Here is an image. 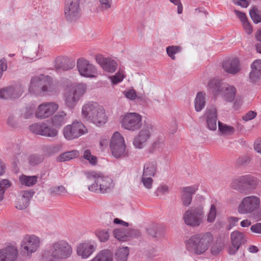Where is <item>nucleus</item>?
Instances as JSON below:
<instances>
[{
    "instance_id": "f257e3e1",
    "label": "nucleus",
    "mask_w": 261,
    "mask_h": 261,
    "mask_svg": "<svg viewBox=\"0 0 261 261\" xmlns=\"http://www.w3.org/2000/svg\"><path fill=\"white\" fill-rule=\"evenodd\" d=\"M213 240V235L211 232L196 233L185 241L186 249L191 253L200 255L208 249Z\"/></svg>"
},
{
    "instance_id": "f03ea898",
    "label": "nucleus",
    "mask_w": 261,
    "mask_h": 261,
    "mask_svg": "<svg viewBox=\"0 0 261 261\" xmlns=\"http://www.w3.org/2000/svg\"><path fill=\"white\" fill-rule=\"evenodd\" d=\"M88 184L92 183L88 187L91 192L105 193L111 191L114 187L113 180L107 176L95 171H88L85 173Z\"/></svg>"
},
{
    "instance_id": "7ed1b4c3",
    "label": "nucleus",
    "mask_w": 261,
    "mask_h": 261,
    "mask_svg": "<svg viewBox=\"0 0 261 261\" xmlns=\"http://www.w3.org/2000/svg\"><path fill=\"white\" fill-rule=\"evenodd\" d=\"M83 118L97 126H101L108 121V117L102 106L94 102L85 103L82 109Z\"/></svg>"
},
{
    "instance_id": "20e7f679",
    "label": "nucleus",
    "mask_w": 261,
    "mask_h": 261,
    "mask_svg": "<svg viewBox=\"0 0 261 261\" xmlns=\"http://www.w3.org/2000/svg\"><path fill=\"white\" fill-rule=\"evenodd\" d=\"M72 254V248L65 240H59L51 244L46 251L48 261H62L69 258Z\"/></svg>"
},
{
    "instance_id": "39448f33",
    "label": "nucleus",
    "mask_w": 261,
    "mask_h": 261,
    "mask_svg": "<svg viewBox=\"0 0 261 261\" xmlns=\"http://www.w3.org/2000/svg\"><path fill=\"white\" fill-rule=\"evenodd\" d=\"M207 86L209 90L214 95H221L226 101H232L235 98L236 90L232 86L213 79L209 82Z\"/></svg>"
},
{
    "instance_id": "423d86ee",
    "label": "nucleus",
    "mask_w": 261,
    "mask_h": 261,
    "mask_svg": "<svg viewBox=\"0 0 261 261\" xmlns=\"http://www.w3.org/2000/svg\"><path fill=\"white\" fill-rule=\"evenodd\" d=\"M87 89V85L84 83H78L66 89L64 95L65 106L69 109L74 108L84 95Z\"/></svg>"
},
{
    "instance_id": "0eeeda50",
    "label": "nucleus",
    "mask_w": 261,
    "mask_h": 261,
    "mask_svg": "<svg viewBox=\"0 0 261 261\" xmlns=\"http://www.w3.org/2000/svg\"><path fill=\"white\" fill-rule=\"evenodd\" d=\"M40 90L43 93H50L57 91V87L50 76L40 75L32 79L30 91L35 92Z\"/></svg>"
},
{
    "instance_id": "6e6552de",
    "label": "nucleus",
    "mask_w": 261,
    "mask_h": 261,
    "mask_svg": "<svg viewBox=\"0 0 261 261\" xmlns=\"http://www.w3.org/2000/svg\"><path fill=\"white\" fill-rule=\"evenodd\" d=\"M204 214L203 206L199 205L187 210L183 214L182 219L188 226L196 227L204 222Z\"/></svg>"
},
{
    "instance_id": "1a4fd4ad",
    "label": "nucleus",
    "mask_w": 261,
    "mask_h": 261,
    "mask_svg": "<svg viewBox=\"0 0 261 261\" xmlns=\"http://www.w3.org/2000/svg\"><path fill=\"white\" fill-rule=\"evenodd\" d=\"M121 124L126 130L137 131L142 125V117L138 113H127L122 117Z\"/></svg>"
},
{
    "instance_id": "9d476101",
    "label": "nucleus",
    "mask_w": 261,
    "mask_h": 261,
    "mask_svg": "<svg viewBox=\"0 0 261 261\" xmlns=\"http://www.w3.org/2000/svg\"><path fill=\"white\" fill-rule=\"evenodd\" d=\"M87 133L85 126L81 122L77 121L66 125L63 129L64 137L67 140L77 139Z\"/></svg>"
},
{
    "instance_id": "9b49d317",
    "label": "nucleus",
    "mask_w": 261,
    "mask_h": 261,
    "mask_svg": "<svg viewBox=\"0 0 261 261\" xmlns=\"http://www.w3.org/2000/svg\"><path fill=\"white\" fill-rule=\"evenodd\" d=\"M110 147L112 155L116 158L124 156L126 154V146L124 139L118 132L114 133L110 142Z\"/></svg>"
},
{
    "instance_id": "f8f14e48",
    "label": "nucleus",
    "mask_w": 261,
    "mask_h": 261,
    "mask_svg": "<svg viewBox=\"0 0 261 261\" xmlns=\"http://www.w3.org/2000/svg\"><path fill=\"white\" fill-rule=\"evenodd\" d=\"M260 200L255 196H248L243 198L238 206V212L247 214L256 211L260 206Z\"/></svg>"
},
{
    "instance_id": "ddd939ff",
    "label": "nucleus",
    "mask_w": 261,
    "mask_h": 261,
    "mask_svg": "<svg viewBox=\"0 0 261 261\" xmlns=\"http://www.w3.org/2000/svg\"><path fill=\"white\" fill-rule=\"evenodd\" d=\"M40 240L35 235H26L21 244V249L25 255L30 257L32 253L35 252L39 248Z\"/></svg>"
},
{
    "instance_id": "4468645a",
    "label": "nucleus",
    "mask_w": 261,
    "mask_h": 261,
    "mask_svg": "<svg viewBox=\"0 0 261 261\" xmlns=\"http://www.w3.org/2000/svg\"><path fill=\"white\" fill-rule=\"evenodd\" d=\"M80 0H66L64 14L67 20L70 21L76 20L80 16Z\"/></svg>"
},
{
    "instance_id": "2eb2a0df",
    "label": "nucleus",
    "mask_w": 261,
    "mask_h": 261,
    "mask_svg": "<svg viewBox=\"0 0 261 261\" xmlns=\"http://www.w3.org/2000/svg\"><path fill=\"white\" fill-rule=\"evenodd\" d=\"M152 131V126L150 124L144 125L138 134L134 138L133 144L138 149L143 148L146 145L147 141L150 139Z\"/></svg>"
},
{
    "instance_id": "dca6fc26",
    "label": "nucleus",
    "mask_w": 261,
    "mask_h": 261,
    "mask_svg": "<svg viewBox=\"0 0 261 261\" xmlns=\"http://www.w3.org/2000/svg\"><path fill=\"white\" fill-rule=\"evenodd\" d=\"M77 68L80 74L86 77H95L97 74L95 67L89 61L83 58L77 60Z\"/></svg>"
},
{
    "instance_id": "f3484780",
    "label": "nucleus",
    "mask_w": 261,
    "mask_h": 261,
    "mask_svg": "<svg viewBox=\"0 0 261 261\" xmlns=\"http://www.w3.org/2000/svg\"><path fill=\"white\" fill-rule=\"evenodd\" d=\"M58 108L59 106L56 102H44L38 106L35 116L40 119L46 118L51 116Z\"/></svg>"
},
{
    "instance_id": "a211bd4d",
    "label": "nucleus",
    "mask_w": 261,
    "mask_h": 261,
    "mask_svg": "<svg viewBox=\"0 0 261 261\" xmlns=\"http://www.w3.org/2000/svg\"><path fill=\"white\" fill-rule=\"evenodd\" d=\"M34 194V192L31 190L20 192L16 203V208L21 210L26 208Z\"/></svg>"
},
{
    "instance_id": "6ab92c4d",
    "label": "nucleus",
    "mask_w": 261,
    "mask_h": 261,
    "mask_svg": "<svg viewBox=\"0 0 261 261\" xmlns=\"http://www.w3.org/2000/svg\"><path fill=\"white\" fill-rule=\"evenodd\" d=\"M96 247L95 243L90 242L80 244L76 248V253L82 258H87L95 251Z\"/></svg>"
},
{
    "instance_id": "aec40b11",
    "label": "nucleus",
    "mask_w": 261,
    "mask_h": 261,
    "mask_svg": "<svg viewBox=\"0 0 261 261\" xmlns=\"http://www.w3.org/2000/svg\"><path fill=\"white\" fill-rule=\"evenodd\" d=\"M207 127L211 130L217 129V113L215 107H211L206 109L205 112Z\"/></svg>"
},
{
    "instance_id": "412c9836",
    "label": "nucleus",
    "mask_w": 261,
    "mask_h": 261,
    "mask_svg": "<svg viewBox=\"0 0 261 261\" xmlns=\"http://www.w3.org/2000/svg\"><path fill=\"white\" fill-rule=\"evenodd\" d=\"M222 67L225 72L231 74H237L241 69L240 61L237 58L230 59L224 61Z\"/></svg>"
},
{
    "instance_id": "4be33fe9",
    "label": "nucleus",
    "mask_w": 261,
    "mask_h": 261,
    "mask_svg": "<svg viewBox=\"0 0 261 261\" xmlns=\"http://www.w3.org/2000/svg\"><path fill=\"white\" fill-rule=\"evenodd\" d=\"M18 255V250L15 247H8L0 250V261H15Z\"/></svg>"
},
{
    "instance_id": "5701e85b",
    "label": "nucleus",
    "mask_w": 261,
    "mask_h": 261,
    "mask_svg": "<svg viewBox=\"0 0 261 261\" xmlns=\"http://www.w3.org/2000/svg\"><path fill=\"white\" fill-rule=\"evenodd\" d=\"M251 71L249 74L250 79L252 82H257L261 76V60L254 61L251 65Z\"/></svg>"
},
{
    "instance_id": "b1692460",
    "label": "nucleus",
    "mask_w": 261,
    "mask_h": 261,
    "mask_svg": "<svg viewBox=\"0 0 261 261\" xmlns=\"http://www.w3.org/2000/svg\"><path fill=\"white\" fill-rule=\"evenodd\" d=\"M23 92V87L20 84L6 88V99L17 98L20 96Z\"/></svg>"
},
{
    "instance_id": "393cba45",
    "label": "nucleus",
    "mask_w": 261,
    "mask_h": 261,
    "mask_svg": "<svg viewBox=\"0 0 261 261\" xmlns=\"http://www.w3.org/2000/svg\"><path fill=\"white\" fill-rule=\"evenodd\" d=\"M158 169L157 162L154 160H150L144 165L143 174L144 176H154Z\"/></svg>"
},
{
    "instance_id": "a878e982",
    "label": "nucleus",
    "mask_w": 261,
    "mask_h": 261,
    "mask_svg": "<svg viewBox=\"0 0 261 261\" xmlns=\"http://www.w3.org/2000/svg\"><path fill=\"white\" fill-rule=\"evenodd\" d=\"M195 191L196 189L192 187H186L183 189L181 200L184 205L187 206L191 204L192 195L195 193Z\"/></svg>"
},
{
    "instance_id": "bb28decb",
    "label": "nucleus",
    "mask_w": 261,
    "mask_h": 261,
    "mask_svg": "<svg viewBox=\"0 0 261 261\" xmlns=\"http://www.w3.org/2000/svg\"><path fill=\"white\" fill-rule=\"evenodd\" d=\"M99 63L103 69L108 72H114L117 67V64L114 60L109 59L102 58Z\"/></svg>"
},
{
    "instance_id": "cd10ccee",
    "label": "nucleus",
    "mask_w": 261,
    "mask_h": 261,
    "mask_svg": "<svg viewBox=\"0 0 261 261\" xmlns=\"http://www.w3.org/2000/svg\"><path fill=\"white\" fill-rule=\"evenodd\" d=\"M165 147V138L160 136L154 140L150 149V152H161Z\"/></svg>"
},
{
    "instance_id": "c85d7f7f",
    "label": "nucleus",
    "mask_w": 261,
    "mask_h": 261,
    "mask_svg": "<svg viewBox=\"0 0 261 261\" xmlns=\"http://www.w3.org/2000/svg\"><path fill=\"white\" fill-rule=\"evenodd\" d=\"M218 130L221 136H230L232 135L235 129L233 127L222 123L220 121L218 122Z\"/></svg>"
},
{
    "instance_id": "c756f323",
    "label": "nucleus",
    "mask_w": 261,
    "mask_h": 261,
    "mask_svg": "<svg viewBox=\"0 0 261 261\" xmlns=\"http://www.w3.org/2000/svg\"><path fill=\"white\" fill-rule=\"evenodd\" d=\"M37 179L38 178L36 176H27L21 174L19 177V181L21 185L32 187L37 183Z\"/></svg>"
},
{
    "instance_id": "7c9ffc66",
    "label": "nucleus",
    "mask_w": 261,
    "mask_h": 261,
    "mask_svg": "<svg viewBox=\"0 0 261 261\" xmlns=\"http://www.w3.org/2000/svg\"><path fill=\"white\" fill-rule=\"evenodd\" d=\"M231 244H236L241 246L246 241L243 233L239 231H234L230 234Z\"/></svg>"
},
{
    "instance_id": "2f4dec72",
    "label": "nucleus",
    "mask_w": 261,
    "mask_h": 261,
    "mask_svg": "<svg viewBox=\"0 0 261 261\" xmlns=\"http://www.w3.org/2000/svg\"><path fill=\"white\" fill-rule=\"evenodd\" d=\"M66 114L63 112H59L56 114L53 118V123L58 128H59L66 122Z\"/></svg>"
},
{
    "instance_id": "473e14b6",
    "label": "nucleus",
    "mask_w": 261,
    "mask_h": 261,
    "mask_svg": "<svg viewBox=\"0 0 261 261\" xmlns=\"http://www.w3.org/2000/svg\"><path fill=\"white\" fill-rule=\"evenodd\" d=\"M124 96L129 100H134L137 99L139 101L143 102L145 101V96L143 94H137L134 89L126 90L123 92Z\"/></svg>"
},
{
    "instance_id": "72a5a7b5",
    "label": "nucleus",
    "mask_w": 261,
    "mask_h": 261,
    "mask_svg": "<svg viewBox=\"0 0 261 261\" xmlns=\"http://www.w3.org/2000/svg\"><path fill=\"white\" fill-rule=\"evenodd\" d=\"M79 152L76 150L65 152L60 155L57 159L59 162H65L76 158L79 155Z\"/></svg>"
},
{
    "instance_id": "f704fd0d",
    "label": "nucleus",
    "mask_w": 261,
    "mask_h": 261,
    "mask_svg": "<svg viewBox=\"0 0 261 261\" xmlns=\"http://www.w3.org/2000/svg\"><path fill=\"white\" fill-rule=\"evenodd\" d=\"M129 252V249L127 247L118 248L115 253L116 259L117 261H127Z\"/></svg>"
},
{
    "instance_id": "c9c22d12",
    "label": "nucleus",
    "mask_w": 261,
    "mask_h": 261,
    "mask_svg": "<svg viewBox=\"0 0 261 261\" xmlns=\"http://www.w3.org/2000/svg\"><path fill=\"white\" fill-rule=\"evenodd\" d=\"M43 128L44 129L42 132V136L54 138L57 136L58 134L59 128H58V127L55 125H54V124L51 126H49L44 123Z\"/></svg>"
},
{
    "instance_id": "e433bc0d",
    "label": "nucleus",
    "mask_w": 261,
    "mask_h": 261,
    "mask_svg": "<svg viewBox=\"0 0 261 261\" xmlns=\"http://www.w3.org/2000/svg\"><path fill=\"white\" fill-rule=\"evenodd\" d=\"M114 237L118 241L126 242L128 241L127 231L122 228H116L113 231Z\"/></svg>"
},
{
    "instance_id": "4c0bfd02",
    "label": "nucleus",
    "mask_w": 261,
    "mask_h": 261,
    "mask_svg": "<svg viewBox=\"0 0 261 261\" xmlns=\"http://www.w3.org/2000/svg\"><path fill=\"white\" fill-rule=\"evenodd\" d=\"M205 104V97L204 94L199 92L197 94L195 99V109L197 112L201 111L204 107Z\"/></svg>"
},
{
    "instance_id": "58836bf2",
    "label": "nucleus",
    "mask_w": 261,
    "mask_h": 261,
    "mask_svg": "<svg viewBox=\"0 0 261 261\" xmlns=\"http://www.w3.org/2000/svg\"><path fill=\"white\" fill-rule=\"evenodd\" d=\"M240 179L243 188L249 187L251 188H254L256 185L254 178L251 175L242 176L240 177Z\"/></svg>"
},
{
    "instance_id": "ea45409f",
    "label": "nucleus",
    "mask_w": 261,
    "mask_h": 261,
    "mask_svg": "<svg viewBox=\"0 0 261 261\" xmlns=\"http://www.w3.org/2000/svg\"><path fill=\"white\" fill-rule=\"evenodd\" d=\"M217 216V206L216 204L211 205L210 210L207 214L206 221L208 223H213L215 222Z\"/></svg>"
},
{
    "instance_id": "a19ab883",
    "label": "nucleus",
    "mask_w": 261,
    "mask_h": 261,
    "mask_svg": "<svg viewBox=\"0 0 261 261\" xmlns=\"http://www.w3.org/2000/svg\"><path fill=\"white\" fill-rule=\"evenodd\" d=\"M83 156L84 159L88 161L89 163L91 165L95 166L97 163V157L92 154L90 149H86L84 150Z\"/></svg>"
},
{
    "instance_id": "79ce46f5",
    "label": "nucleus",
    "mask_w": 261,
    "mask_h": 261,
    "mask_svg": "<svg viewBox=\"0 0 261 261\" xmlns=\"http://www.w3.org/2000/svg\"><path fill=\"white\" fill-rule=\"evenodd\" d=\"M95 234L101 242H107L110 238V232L108 229H98L95 231Z\"/></svg>"
},
{
    "instance_id": "37998d69",
    "label": "nucleus",
    "mask_w": 261,
    "mask_h": 261,
    "mask_svg": "<svg viewBox=\"0 0 261 261\" xmlns=\"http://www.w3.org/2000/svg\"><path fill=\"white\" fill-rule=\"evenodd\" d=\"M181 48L178 46H169L166 48V51L168 56L173 60H175V55L181 51Z\"/></svg>"
},
{
    "instance_id": "c03bdc74",
    "label": "nucleus",
    "mask_w": 261,
    "mask_h": 261,
    "mask_svg": "<svg viewBox=\"0 0 261 261\" xmlns=\"http://www.w3.org/2000/svg\"><path fill=\"white\" fill-rule=\"evenodd\" d=\"M49 191L52 196L63 195L67 192L66 188L63 186L53 187L49 189Z\"/></svg>"
},
{
    "instance_id": "a18cd8bd",
    "label": "nucleus",
    "mask_w": 261,
    "mask_h": 261,
    "mask_svg": "<svg viewBox=\"0 0 261 261\" xmlns=\"http://www.w3.org/2000/svg\"><path fill=\"white\" fill-rule=\"evenodd\" d=\"M44 123H36L30 126V130L31 132L35 134L42 136V132L44 129Z\"/></svg>"
},
{
    "instance_id": "49530a36",
    "label": "nucleus",
    "mask_w": 261,
    "mask_h": 261,
    "mask_svg": "<svg viewBox=\"0 0 261 261\" xmlns=\"http://www.w3.org/2000/svg\"><path fill=\"white\" fill-rule=\"evenodd\" d=\"M11 186V181L7 179H3L0 181V201L3 199L5 190Z\"/></svg>"
},
{
    "instance_id": "de8ad7c7",
    "label": "nucleus",
    "mask_w": 261,
    "mask_h": 261,
    "mask_svg": "<svg viewBox=\"0 0 261 261\" xmlns=\"http://www.w3.org/2000/svg\"><path fill=\"white\" fill-rule=\"evenodd\" d=\"M124 78V74L123 71L119 70L114 75L109 77L113 85H116L122 82Z\"/></svg>"
},
{
    "instance_id": "09e8293b",
    "label": "nucleus",
    "mask_w": 261,
    "mask_h": 261,
    "mask_svg": "<svg viewBox=\"0 0 261 261\" xmlns=\"http://www.w3.org/2000/svg\"><path fill=\"white\" fill-rule=\"evenodd\" d=\"M29 163L34 166L40 164L44 160V156L40 154H33L29 156Z\"/></svg>"
},
{
    "instance_id": "8fccbe9b",
    "label": "nucleus",
    "mask_w": 261,
    "mask_h": 261,
    "mask_svg": "<svg viewBox=\"0 0 261 261\" xmlns=\"http://www.w3.org/2000/svg\"><path fill=\"white\" fill-rule=\"evenodd\" d=\"M249 14L251 19L254 23H257L261 21V16L256 8L253 7L250 11Z\"/></svg>"
},
{
    "instance_id": "3c124183",
    "label": "nucleus",
    "mask_w": 261,
    "mask_h": 261,
    "mask_svg": "<svg viewBox=\"0 0 261 261\" xmlns=\"http://www.w3.org/2000/svg\"><path fill=\"white\" fill-rule=\"evenodd\" d=\"M230 187L232 189H233L234 190H237L238 191H240L241 192H242L243 191H244V189H243V187L241 184V180L240 179V177H239L237 178L233 179L232 180V181L230 184Z\"/></svg>"
},
{
    "instance_id": "603ef678",
    "label": "nucleus",
    "mask_w": 261,
    "mask_h": 261,
    "mask_svg": "<svg viewBox=\"0 0 261 261\" xmlns=\"http://www.w3.org/2000/svg\"><path fill=\"white\" fill-rule=\"evenodd\" d=\"M74 64L70 63L68 65L62 64L60 60L57 59L55 61V67L57 69H62L63 70H67L69 69H72L74 67Z\"/></svg>"
},
{
    "instance_id": "864d4df0",
    "label": "nucleus",
    "mask_w": 261,
    "mask_h": 261,
    "mask_svg": "<svg viewBox=\"0 0 261 261\" xmlns=\"http://www.w3.org/2000/svg\"><path fill=\"white\" fill-rule=\"evenodd\" d=\"M169 192V188L167 185H161L157 188L155 194L157 196H161L168 194Z\"/></svg>"
},
{
    "instance_id": "5fc2aeb1",
    "label": "nucleus",
    "mask_w": 261,
    "mask_h": 261,
    "mask_svg": "<svg viewBox=\"0 0 261 261\" xmlns=\"http://www.w3.org/2000/svg\"><path fill=\"white\" fill-rule=\"evenodd\" d=\"M99 7L103 11L109 10L112 7V0H98Z\"/></svg>"
},
{
    "instance_id": "6e6d98bb",
    "label": "nucleus",
    "mask_w": 261,
    "mask_h": 261,
    "mask_svg": "<svg viewBox=\"0 0 261 261\" xmlns=\"http://www.w3.org/2000/svg\"><path fill=\"white\" fill-rule=\"evenodd\" d=\"M152 177V176H144L143 174H142L141 179L142 182L144 187L148 189H150L152 188L153 183Z\"/></svg>"
},
{
    "instance_id": "4d7b16f0",
    "label": "nucleus",
    "mask_w": 261,
    "mask_h": 261,
    "mask_svg": "<svg viewBox=\"0 0 261 261\" xmlns=\"http://www.w3.org/2000/svg\"><path fill=\"white\" fill-rule=\"evenodd\" d=\"M8 68L7 62L5 58L0 60V79L2 77L3 73Z\"/></svg>"
},
{
    "instance_id": "13d9d810",
    "label": "nucleus",
    "mask_w": 261,
    "mask_h": 261,
    "mask_svg": "<svg viewBox=\"0 0 261 261\" xmlns=\"http://www.w3.org/2000/svg\"><path fill=\"white\" fill-rule=\"evenodd\" d=\"M127 236H128V241L132 238H138L141 236V232L138 229H129L127 230Z\"/></svg>"
},
{
    "instance_id": "bf43d9fd",
    "label": "nucleus",
    "mask_w": 261,
    "mask_h": 261,
    "mask_svg": "<svg viewBox=\"0 0 261 261\" xmlns=\"http://www.w3.org/2000/svg\"><path fill=\"white\" fill-rule=\"evenodd\" d=\"M239 218L237 217H231L228 218L227 222L228 223V229H230L235 226L236 223L238 222Z\"/></svg>"
},
{
    "instance_id": "052dcab7",
    "label": "nucleus",
    "mask_w": 261,
    "mask_h": 261,
    "mask_svg": "<svg viewBox=\"0 0 261 261\" xmlns=\"http://www.w3.org/2000/svg\"><path fill=\"white\" fill-rule=\"evenodd\" d=\"M256 115V113L255 112L250 111L243 117V119L245 121L251 120L255 118Z\"/></svg>"
},
{
    "instance_id": "680f3d73",
    "label": "nucleus",
    "mask_w": 261,
    "mask_h": 261,
    "mask_svg": "<svg viewBox=\"0 0 261 261\" xmlns=\"http://www.w3.org/2000/svg\"><path fill=\"white\" fill-rule=\"evenodd\" d=\"M250 158L247 156H242L239 157L237 160V162L239 165H244L247 164L250 162Z\"/></svg>"
},
{
    "instance_id": "e2e57ef3",
    "label": "nucleus",
    "mask_w": 261,
    "mask_h": 261,
    "mask_svg": "<svg viewBox=\"0 0 261 261\" xmlns=\"http://www.w3.org/2000/svg\"><path fill=\"white\" fill-rule=\"evenodd\" d=\"M240 247L238 245L231 244L228 248V253L231 255L234 254L238 251Z\"/></svg>"
},
{
    "instance_id": "0e129e2a",
    "label": "nucleus",
    "mask_w": 261,
    "mask_h": 261,
    "mask_svg": "<svg viewBox=\"0 0 261 261\" xmlns=\"http://www.w3.org/2000/svg\"><path fill=\"white\" fill-rule=\"evenodd\" d=\"M251 230L255 233H261V223H258L251 226Z\"/></svg>"
},
{
    "instance_id": "69168bd1",
    "label": "nucleus",
    "mask_w": 261,
    "mask_h": 261,
    "mask_svg": "<svg viewBox=\"0 0 261 261\" xmlns=\"http://www.w3.org/2000/svg\"><path fill=\"white\" fill-rule=\"evenodd\" d=\"M243 23V28L245 30L246 32L248 34H250L252 32V28L250 23L248 22V20L245 22H244Z\"/></svg>"
},
{
    "instance_id": "338daca9",
    "label": "nucleus",
    "mask_w": 261,
    "mask_h": 261,
    "mask_svg": "<svg viewBox=\"0 0 261 261\" xmlns=\"http://www.w3.org/2000/svg\"><path fill=\"white\" fill-rule=\"evenodd\" d=\"M234 13L239 18L242 23L247 20L246 14L242 12L237 10H234Z\"/></svg>"
},
{
    "instance_id": "774afa93",
    "label": "nucleus",
    "mask_w": 261,
    "mask_h": 261,
    "mask_svg": "<svg viewBox=\"0 0 261 261\" xmlns=\"http://www.w3.org/2000/svg\"><path fill=\"white\" fill-rule=\"evenodd\" d=\"M254 148L258 153L261 154V139H258L255 141Z\"/></svg>"
}]
</instances>
